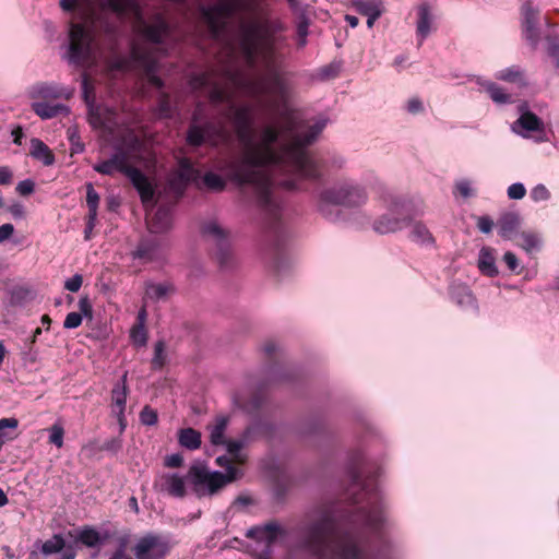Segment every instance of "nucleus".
I'll list each match as a JSON object with an SVG mask.
<instances>
[{
    "label": "nucleus",
    "mask_w": 559,
    "mask_h": 559,
    "mask_svg": "<svg viewBox=\"0 0 559 559\" xmlns=\"http://www.w3.org/2000/svg\"><path fill=\"white\" fill-rule=\"evenodd\" d=\"M226 119L233 123L242 150L241 159L227 167L228 176L235 182L252 185L266 200L272 185L271 167L283 166L299 179H311L319 175L317 165L304 146L316 139L324 122L306 127L289 115L267 124L255 136L251 132L250 107L231 104Z\"/></svg>",
    "instance_id": "nucleus-1"
},
{
    "label": "nucleus",
    "mask_w": 559,
    "mask_h": 559,
    "mask_svg": "<svg viewBox=\"0 0 559 559\" xmlns=\"http://www.w3.org/2000/svg\"><path fill=\"white\" fill-rule=\"evenodd\" d=\"M259 0H216L201 8L204 22L213 36L219 37L227 21L239 12H248L252 17L243 22L239 32V50L250 68L265 71L263 78H252L243 73H228L230 83L252 97H266V106L274 107L283 99L287 86L277 73L276 33L283 29L278 21L262 16L258 9Z\"/></svg>",
    "instance_id": "nucleus-2"
},
{
    "label": "nucleus",
    "mask_w": 559,
    "mask_h": 559,
    "mask_svg": "<svg viewBox=\"0 0 559 559\" xmlns=\"http://www.w3.org/2000/svg\"><path fill=\"white\" fill-rule=\"evenodd\" d=\"M59 5L70 17L64 59L71 64L92 67L107 63L97 34L114 29L112 17L131 19L135 31L153 44L160 43L168 34L160 16L151 24L144 21L138 0H60Z\"/></svg>",
    "instance_id": "nucleus-3"
},
{
    "label": "nucleus",
    "mask_w": 559,
    "mask_h": 559,
    "mask_svg": "<svg viewBox=\"0 0 559 559\" xmlns=\"http://www.w3.org/2000/svg\"><path fill=\"white\" fill-rule=\"evenodd\" d=\"M227 425L228 418L218 416L209 426L211 443L224 447L227 452L226 455H219L216 459L217 465L226 468V474L210 472L202 465H193L189 469L188 477L198 496L213 495L238 478L239 469L233 467L231 463H243L246 461L247 456L242 451L245 442L242 440H227L225 438Z\"/></svg>",
    "instance_id": "nucleus-4"
},
{
    "label": "nucleus",
    "mask_w": 559,
    "mask_h": 559,
    "mask_svg": "<svg viewBox=\"0 0 559 559\" xmlns=\"http://www.w3.org/2000/svg\"><path fill=\"white\" fill-rule=\"evenodd\" d=\"M310 546L319 556L328 559H359V549L348 536L341 535L332 524L314 530Z\"/></svg>",
    "instance_id": "nucleus-5"
},
{
    "label": "nucleus",
    "mask_w": 559,
    "mask_h": 559,
    "mask_svg": "<svg viewBox=\"0 0 559 559\" xmlns=\"http://www.w3.org/2000/svg\"><path fill=\"white\" fill-rule=\"evenodd\" d=\"M94 169L103 175L126 174L140 193L143 204L147 206L152 202L154 188L151 181L140 170L129 166L124 154L117 153L111 158L94 165Z\"/></svg>",
    "instance_id": "nucleus-6"
},
{
    "label": "nucleus",
    "mask_w": 559,
    "mask_h": 559,
    "mask_svg": "<svg viewBox=\"0 0 559 559\" xmlns=\"http://www.w3.org/2000/svg\"><path fill=\"white\" fill-rule=\"evenodd\" d=\"M365 191L352 182H341L320 192L318 206L324 212L329 205L357 206L366 201Z\"/></svg>",
    "instance_id": "nucleus-7"
},
{
    "label": "nucleus",
    "mask_w": 559,
    "mask_h": 559,
    "mask_svg": "<svg viewBox=\"0 0 559 559\" xmlns=\"http://www.w3.org/2000/svg\"><path fill=\"white\" fill-rule=\"evenodd\" d=\"M132 551L136 559H165L170 551V544L165 537L148 533L135 540Z\"/></svg>",
    "instance_id": "nucleus-8"
},
{
    "label": "nucleus",
    "mask_w": 559,
    "mask_h": 559,
    "mask_svg": "<svg viewBox=\"0 0 559 559\" xmlns=\"http://www.w3.org/2000/svg\"><path fill=\"white\" fill-rule=\"evenodd\" d=\"M82 90L84 99L88 105V119L94 128L110 130L114 123V111L106 107L95 106L91 100L93 87L86 74L82 78Z\"/></svg>",
    "instance_id": "nucleus-9"
},
{
    "label": "nucleus",
    "mask_w": 559,
    "mask_h": 559,
    "mask_svg": "<svg viewBox=\"0 0 559 559\" xmlns=\"http://www.w3.org/2000/svg\"><path fill=\"white\" fill-rule=\"evenodd\" d=\"M229 136V129L225 124L219 123L218 126H207L205 129L192 126L187 140L190 145L194 146L201 145L202 143L217 145L227 141Z\"/></svg>",
    "instance_id": "nucleus-10"
},
{
    "label": "nucleus",
    "mask_w": 559,
    "mask_h": 559,
    "mask_svg": "<svg viewBox=\"0 0 559 559\" xmlns=\"http://www.w3.org/2000/svg\"><path fill=\"white\" fill-rule=\"evenodd\" d=\"M513 131L525 138H534L536 141L545 139L544 123L531 112L521 115L513 124Z\"/></svg>",
    "instance_id": "nucleus-11"
},
{
    "label": "nucleus",
    "mask_w": 559,
    "mask_h": 559,
    "mask_svg": "<svg viewBox=\"0 0 559 559\" xmlns=\"http://www.w3.org/2000/svg\"><path fill=\"white\" fill-rule=\"evenodd\" d=\"M187 477L178 473H165L156 480V486L160 491L169 496L181 498L186 495Z\"/></svg>",
    "instance_id": "nucleus-12"
},
{
    "label": "nucleus",
    "mask_w": 559,
    "mask_h": 559,
    "mask_svg": "<svg viewBox=\"0 0 559 559\" xmlns=\"http://www.w3.org/2000/svg\"><path fill=\"white\" fill-rule=\"evenodd\" d=\"M73 90L56 84H41L31 91L33 99H57L71 97Z\"/></svg>",
    "instance_id": "nucleus-13"
},
{
    "label": "nucleus",
    "mask_w": 559,
    "mask_h": 559,
    "mask_svg": "<svg viewBox=\"0 0 559 559\" xmlns=\"http://www.w3.org/2000/svg\"><path fill=\"white\" fill-rule=\"evenodd\" d=\"M433 31V15L426 4H421L417 9V22H416V35L418 38V45H421L424 40Z\"/></svg>",
    "instance_id": "nucleus-14"
},
{
    "label": "nucleus",
    "mask_w": 559,
    "mask_h": 559,
    "mask_svg": "<svg viewBox=\"0 0 559 559\" xmlns=\"http://www.w3.org/2000/svg\"><path fill=\"white\" fill-rule=\"evenodd\" d=\"M522 26L525 37L534 43L537 38L536 24L538 10L531 2H525L521 9Z\"/></svg>",
    "instance_id": "nucleus-15"
},
{
    "label": "nucleus",
    "mask_w": 559,
    "mask_h": 559,
    "mask_svg": "<svg viewBox=\"0 0 559 559\" xmlns=\"http://www.w3.org/2000/svg\"><path fill=\"white\" fill-rule=\"evenodd\" d=\"M80 312H70L67 314L63 328L64 329H76L82 324L83 317L85 318H92L93 316V308L92 304L87 296H82L79 299L78 302Z\"/></svg>",
    "instance_id": "nucleus-16"
},
{
    "label": "nucleus",
    "mask_w": 559,
    "mask_h": 559,
    "mask_svg": "<svg viewBox=\"0 0 559 559\" xmlns=\"http://www.w3.org/2000/svg\"><path fill=\"white\" fill-rule=\"evenodd\" d=\"M32 109L41 119H51L58 116H67L69 108L63 104H49L45 100L34 99L32 103Z\"/></svg>",
    "instance_id": "nucleus-17"
},
{
    "label": "nucleus",
    "mask_w": 559,
    "mask_h": 559,
    "mask_svg": "<svg viewBox=\"0 0 559 559\" xmlns=\"http://www.w3.org/2000/svg\"><path fill=\"white\" fill-rule=\"evenodd\" d=\"M521 217L516 213H506L498 222L499 235L504 239H513L518 235Z\"/></svg>",
    "instance_id": "nucleus-18"
},
{
    "label": "nucleus",
    "mask_w": 559,
    "mask_h": 559,
    "mask_svg": "<svg viewBox=\"0 0 559 559\" xmlns=\"http://www.w3.org/2000/svg\"><path fill=\"white\" fill-rule=\"evenodd\" d=\"M29 155L41 162L45 166H51L55 163L52 151L37 138L31 140Z\"/></svg>",
    "instance_id": "nucleus-19"
},
{
    "label": "nucleus",
    "mask_w": 559,
    "mask_h": 559,
    "mask_svg": "<svg viewBox=\"0 0 559 559\" xmlns=\"http://www.w3.org/2000/svg\"><path fill=\"white\" fill-rule=\"evenodd\" d=\"M278 533V526L275 524H267L264 526H257L248 530L247 536L258 539L263 543L265 547H269L271 543L276 538Z\"/></svg>",
    "instance_id": "nucleus-20"
},
{
    "label": "nucleus",
    "mask_w": 559,
    "mask_h": 559,
    "mask_svg": "<svg viewBox=\"0 0 559 559\" xmlns=\"http://www.w3.org/2000/svg\"><path fill=\"white\" fill-rule=\"evenodd\" d=\"M127 374L122 377V383L116 385L111 392V414L121 415V412L126 411L127 404Z\"/></svg>",
    "instance_id": "nucleus-21"
},
{
    "label": "nucleus",
    "mask_w": 559,
    "mask_h": 559,
    "mask_svg": "<svg viewBox=\"0 0 559 559\" xmlns=\"http://www.w3.org/2000/svg\"><path fill=\"white\" fill-rule=\"evenodd\" d=\"M171 224L170 212L167 209H158L153 216L147 215V225L153 233L167 229Z\"/></svg>",
    "instance_id": "nucleus-22"
},
{
    "label": "nucleus",
    "mask_w": 559,
    "mask_h": 559,
    "mask_svg": "<svg viewBox=\"0 0 559 559\" xmlns=\"http://www.w3.org/2000/svg\"><path fill=\"white\" fill-rule=\"evenodd\" d=\"M452 299L464 309L475 308V300L467 286L455 284L451 288Z\"/></svg>",
    "instance_id": "nucleus-23"
},
{
    "label": "nucleus",
    "mask_w": 559,
    "mask_h": 559,
    "mask_svg": "<svg viewBox=\"0 0 559 559\" xmlns=\"http://www.w3.org/2000/svg\"><path fill=\"white\" fill-rule=\"evenodd\" d=\"M478 269L480 272L488 276H496L498 269L496 266V260L490 248H483L478 255Z\"/></svg>",
    "instance_id": "nucleus-24"
},
{
    "label": "nucleus",
    "mask_w": 559,
    "mask_h": 559,
    "mask_svg": "<svg viewBox=\"0 0 559 559\" xmlns=\"http://www.w3.org/2000/svg\"><path fill=\"white\" fill-rule=\"evenodd\" d=\"M129 550H132L131 536L128 533L116 537V547L108 559H134ZM136 559V558H135Z\"/></svg>",
    "instance_id": "nucleus-25"
},
{
    "label": "nucleus",
    "mask_w": 559,
    "mask_h": 559,
    "mask_svg": "<svg viewBox=\"0 0 559 559\" xmlns=\"http://www.w3.org/2000/svg\"><path fill=\"white\" fill-rule=\"evenodd\" d=\"M178 441L186 449L197 450L201 445V435L192 428L181 429L178 432Z\"/></svg>",
    "instance_id": "nucleus-26"
},
{
    "label": "nucleus",
    "mask_w": 559,
    "mask_h": 559,
    "mask_svg": "<svg viewBox=\"0 0 559 559\" xmlns=\"http://www.w3.org/2000/svg\"><path fill=\"white\" fill-rule=\"evenodd\" d=\"M409 237L413 241L419 245H431L433 242L429 229L424 224L414 222L409 224Z\"/></svg>",
    "instance_id": "nucleus-27"
},
{
    "label": "nucleus",
    "mask_w": 559,
    "mask_h": 559,
    "mask_svg": "<svg viewBox=\"0 0 559 559\" xmlns=\"http://www.w3.org/2000/svg\"><path fill=\"white\" fill-rule=\"evenodd\" d=\"M174 292L168 283H150L146 285L145 295L152 300H163Z\"/></svg>",
    "instance_id": "nucleus-28"
},
{
    "label": "nucleus",
    "mask_w": 559,
    "mask_h": 559,
    "mask_svg": "<svg viewBox=\"0 0 559 559\" xmlns=\"http://www.w3.org/2000/svg\"><path fill=\"white\" fill-rule=\"evenodd\" d=\"M404 226V221L389 215H383L374 223V230L379 234H389L400 230Z\"/></svg>",
    "instance_id": "nucleus-29"
},
{
    "label": "nucleus",
    "mask_w": 559,
    "mask_h": 559,
    "mask_svg": "<svg viewBox=\"0 0 559 559\" xmlns=\"http://www.w3.org/2000/svg\"><path fill=\"white\" fill-rule=\"evenodd\" d=\"M353 7L362 15H370L374 12H383L381 0H352Z\"/></svg>",
    "instance_id": "nucleus-30"
},
{
    "label": "nucleus",
    "mask_w": 559,
    "mask_h": 559,
    "mask_svg": "<svg viewBox=\"0 0 559 559\" xmlns=\"http://www.w3.org/2000/svg\"><path fill=\"white\" fill-rule=\"evenodd\" d=\"M496 78L498 80L518 85H524L526 83L524 73L521 72L516 67H511L499 71L496 74Z\"/></svg>",
    "instance_id": "nucleus-31"
},
{
    "label": "nucleus",
    "mask_w": 559,
    "mask_h": 559,
    "mask_svg": "<svg viewBox=\"0 0 559 559\" xmlns=\"http://www.w3.org/2000/svg\"><path fill=\"white\" fill-rule=\"evenodd\" d=\"M484 90L489 94L490 98L497 104H507L511 100V96L502 91L492 82L485 81L480 83Z\"/></svg>",
    "instance_id": "nucleus-32"
},
{
    "label": "nucleus",
    "mask_w": 559,
    "mask_h": 559,
    "mask_svg": "<svg viewBox=\"0 0 559 559\" xmlns=\"http://www.w3.org/2000/svg\"><path fill=\"white\" fill-rule=\"evenodd\" d=\"M78 539L87 547H95L103 543L100 534L91 527L83 528L79 533Z\"/></svg>",
    "instance_id": "nucleus-33"
},
{
    "label": "nucleus",
    "mask_w": 559,
    "mask_h": 559,
    "mask_svg": "<svg viewBox=\"0 0 559 559\" xmlns=\"http://www.w3.org/2000/svg\"><path fill=\"white\" fill-rule=\"evenodd\" d=\"M198 175V171L192 167L191 163L187 158H182L179 162L178 176L181 181L188 182L194 180Z\"/></svg>",
    "instance_id": "nucleus-34"
},
{
    "label": "nucleus",
    "mask_w": 559,
    "mask_h": 559,
    "mask_svg": "<svg viewBox=\"0 0 559 559\" xmlns=\"http://www.w3.org/2000/svg\"><path fill=\"white\" fill-rule=\"evenodd\" d=\"M522 239H523V243L521 245V247L527 253H533L540 248L542 241H540V238L536 234L523 233Z\"/></svg>",
    "instance_id": "nucleus-35"
},
{
    "label": "nucleus",
    "mask_w": 559,
    "mask_h": 559,
    "mask_svg": "<svg viewBox=\"0 0 559 559\" xmlns=\"http://www.w3.org/2000/svg\"><path fill=\"white\" fill-rule=\"evenodd\" d=\"M64 547V540L60 535H53L52 538L46 540L41 547V551L45 555H51L59 552Z\"/></svg>",
    "instance_id": "nucleus-36"
},
{
    "label": "nucleus",
    "mask_w": 559,
    "mask_h": 559,
    "mask_svg": "<svg viewBox=\"0 0 559 559\" xmlns=\"http://www.w3.org/2000/svg\"><path fill=\"white\" fill-rule=\"evenodd\" d=\"M204 236L221 241L226 237L225 230L216 222H210L203 227Z\"/></svg>",
    "instance_id": "nucleus-37"
},
{
    "label": "nucleus",
    "mask_w": 559,
    "mask_h": 559,
    "mask_svg": "<svg viewBox=\"0 0 559 559\" xmlns=\"http://www.w3.org/2000/svg\"><path fill=\"white\" fill-rule=\"evenodd\" d=\"M64 429L56 423L49 428V443L56 445L58 449L63 447Z\"/></svg>",
    "instance_id": "nucleus-38"
},
{
    "label": "nucleus",
    "mask_w": 559,
    "mask_h": 559,
    "mask_svg": "<svg viewBox=\"0 0 559 559\" xmlns=\"http://www.w3.org/2000/svg\"><path fill=\"white\" fill-rule=\"evenodd\" d=\"M203 181L209 189L214 191H221L225 188V180L214 173L205 174Z\"/></svg>",
    "instance_id": "nucleus-39"
},
{
    "label": "nucleus",
    "mask_w": 559,
    "mask_h": 559,
    "mask_svg": "<svg viewBox=\"0 0 559 559\" xmlns=\"http://www.w3.org/2000/svg\"><path fill=\"white\" fill-rule=\"evenodd\" d=\"M454 189L455 193L464 199L471 198L475 193L472 181L468 179H460L455 181Z\"/></svg>",
    "instance_id": "nucleus-40"
},
{
    "label": "nucleus",
    "mask_w": 559,
    "mask_h": 559,
    "mask_svg": "<svg viewBox=\"0 0 559 559\" xmlns=\"http://www.w3.org/2000/svg\"><path fill=\"white\" fill-rule=\"evenodd\" d=\"M99 202V195L93 188L92 183H87L86 186V203L88 206V213L97 214Z\"/></svg>",
    "instance_id": "nucleus-41"
},
{
    "label": "nucleus",
    "mask_w": 559,
    "mask_h": 559,
    "mask_svg": "<svg viewBox=\"0 0 559 559\" xmlns=\"http://www.w3.org/2000/svg\"><path fill=\"white\" fill-rule=\"evenodd\" d=\"M530 195L534 202H543L548 201L551 194L545 185L538 183L531 189Z\"/></svg>",
    "instance_id": "nucleus-42"
},
{
    "label": "nucleus",
    "mask_w": 559,
    "mask_h": 559,
    "mask_svg": "<svg viewBox=\"0 0 559 559\" xmlns=\"http://www.w3.org/2000/svg\"><path fill=\"white\" fill-rule=\"evenodd\" d=\"M130 337L134 345H145L147 341V333L145 326L134 325L130 331Z\"/></svg>",
    "instance_id": "nucleus-43"
},
{
    "label": "nucleus",
    "mask_w": 559,
    "mask_h": 559,
    "mask_svg": "<svg viewBox=\"0 0 559 559\" xmlns=\"http://www.w3.org/2000/svg\"><path fill=\"white\" fill-rule=\"evenodd\" d=\"M166 361V352L164 342L159 341L154 346V356L152 359V364L156 368H160L164 366Z\"/></svg>",
    "instance_id": "nucleus-44"
},
{
    "label": "nucleus",
    "mask_w": 559,
    "mask_h": 559,
    "mask_svg": "<svg viewBox=\"0 0 559 559\" xmlns=\"http://www.w3.org/2000/svg\"><path fill=\"white\" fill-rule=\"evenodd\" d=\"M157 418V413L148 406H145L140 413V420L145 426L156 425Z\"/></svg>",
    "instance_id": "nucleus-45"
},
{
    "label": "nucleus",
    "mask_w": 559,
    "mask_h": 559,
    "mask_svg": "<svg viewBox=\"0 0 559 559\" xmlns=\"http://www.w3.org/2000/svg\"><path fill=\"white\" fill-rule=\"evenodd\" d=\"M507 194L511 200H522L526 194V189L523 183L515 182L508 187Z\"/></svg>",
    "instance_id": "nucleus-46"
},
{
    "label": "nucleus",
    "mask_w": 559,
    "mask_h": 559,
    "mask_svg": "<svg viewBox=\"0 0 559 559\" xmlns=\"http://www.w3.org/2000/svg\"><path fill=\"white\" fill-rule=\"evenodd\" d=\"M15 190L20 195H29L35 191V182L32 179L22 180L16 185Z\"/></svg>",
    "instance_id": "nucleus-47"
},
{
    "label": "nucleus",
    "mask_w": 559,
    "mask_h": 559,
    "mask_svg": "<svg viewBox=\"0 0 559 559\" xmlns=\"http://www.w3.org/2000/svg\"><path fill=\"white\" fill-rule=\"evenodd\" d=\"M82 284H83L82 275L75 274L64 282V288L71 293H76L82 287Z\"/></svg>",
    "instance_id": "nucleus-48"
},
{
    "label": "nucleus",
    "mask_w": 559,
    "mask_h": 559,
    "mask_svg": "<svg viewBox=\"0 0 559 559\" xmlns=\"http://www.w3.org/2000/svg\"><path fill=\"white\" fill-rule=\"evenodd\" d=\"M8 211L15 219H22L25 217V207L20 202H15L9 205Z\"/></svg>",
    "instance_id": "nucleus-49"
},
{
    "label": "nucleus",
    "mask_w": 559,
    "mask_h": 559,
    "mask_svg": "<svg viewBox=\"0 0 559 559\" xmlns=\"http://www.w3.org/2000/svg\"><path fill=\"white\" fill-rule=\"evenodd\" d=\"M182 462H183V459L178 453H174V454L167 455L164 459V465L166 467H169V468L179 467V466H181Z\"/></svg>",
    "instance_id": "nucleus-50"
},
{
    "label": "nucleus",
    "mask_w": 559,
    "mask_h": 559,
    "mask_svg": "<svg viewBox=\"0 0 559 559\" xmlns=\"http://www.w3.org/2000/svg\"><path fill=\"white\" fill-rule=\"evenodd\" d=\"M143 63L146 67V75L148 82L157 87L160 86V80L154 73V64L143 59Z\"/></svg>",
    "instance_id": "nucleus-51"
},
{
    "label": "nucleus",
    "mask_w": 559,
    "mask_h": 559,
    "mask_svg": "<svg viewBox=\"0 0 559 559\" xmlns=\"http://www.w3.org/2000/svg\"><path fill=\"white\" fill-rule=\"evenodd\" d=\"M13 180V173L8 166H0V185H10Z\"/></svg>",
    "instance_id": "nucleus-52"
},
{
    "label": "nucleus",
    "mask_w": 559,
    "mask_h": 559,
    "mask_svg": "<svg viewBox=\"0 0 559 559\" xmlns=\"http://www.w3.org/2000/svg\"><path fill=\"white\" fill-rule=\"evenodd\" d=\"M492 226H493V222L489 217H487V216L478 217L477 227L479 228V230L481 233H484V234L490 233L492 229Z\"/></svg>",
    "instance_id": "nucleus-53"
},
{
    "label": "nucleus",
    "mask_w": 559,
    "mask_h": 559,
    "mask_svg": "<svg viewBox=\"0 0 559 559\" xmlns=\"http://www.w3.org/2000/svg\"><path fill=\"white\" fill-rule=\"evenodd\" d=\"M14 234V226L12 224H3L0 226V243L8 240Z\"/></svg>",
    "instance_id": "nucleus-54"
},
{
    "label": "nucleus",
    "mask_w": 559,
    "mask_h": 559,
    "mask_svg": "<svg viewBox=\"0 0 559 559\" xmlns=\"http://www.w3.org/2000/svg\"><path fill=\"white\" fill-rule=\"evenodd\" d=\"M97 214L88 213L87 217V224L84 230V238L85 240L91 239L93 228L95 227Z\"/></svg>",
    "instance_id": "nucleus-55"
},
{
    "label": "nucleus",
    "mask_w": 559,
    "mask_h": 559,
    "mask_svg": "<svg viewBox=\"0 0 559 559\" xmlns=\"http://www.w3.org/2000/svg\"><path fill=\"white\" fill-rule=\"evenodd\" d=\"M503 261L506 262V264L508 265V267L511 271H515L519 266L518 259H516L515 254L511 251H508L504 253Z\"/></svg>",
    "instance_id": "nucleus-56"
},
{
    "label": "nucleus",
    "mask_w": 559,
    "mask_h": 559,
    "mask_svg": "<svg viewBox=\"0 0 559 559\" xmlns=\"http://www.w3.org/2000/svg\"><path fill=\"white\" fill-rule=\"evenodd\" d=\"M308 34V22L301 21L298 25V36H299V44L300 46L306 45V37Z\"/></svg>",
    "instance_id": "nucleus-57"
},
{
    "label": "nucleus",
    "mask_w": 559,
    "mask_h": 559,
    "mask_svg": "<svg viewBox=\"0 0 559 559\" xmlns=\"http://www.w3.org/2000/svg\"><path fill=\"white\" fill-rule=\"evenodd\" d=\"M407 110L411 114H417L423 110V103L418 98H412L407 102Z\"/></svg>",
    "instance_id": "nucleus-58"
},
{
    "label": "nucleus",
    "mask_w": 559,
    "mask_h": 559,
    "mask_svg": "<svg viewBox=\"0 0 559 559\" xmlns=\"http://www.w3.org/2000/svg\"><path fill=\"white\" fill-rule=\"evenodd\" d=\"M19 426V420L14 417L0 419V430L4 428L15 429Z\"/></svg>",
    "instance_id": "nucleus-59"
},
{
    "label": "nucleus",
    "mask_w": 559,
    "mask_h": 559,
    "mask_svg": "<svg viewBox=\"0 0 559 559\" xmlns=\"http://www.w3.org/2000/svg\"><path fill=\"white\" fill-rule=\"evenodd\" d=\"M228 93L223 88H214L211 93V98L214 102H219L224 99H228Z\"/></svg>",
    "instance_id": "nucleus-60"
},
{
    "label": "nucleus",
    "mask_w": 559,
    "mask_h": 559,
    "mask_svg": "<svg viewBox=\"0 0 559 559\" xmlns=\"http://www.w3.org/2000/svg\"><path fill=\"white\" fill-rule=\"evenodd\" d=\"M11 135L13 138V142L17 145L22 144V139L24 136L23 130L21 127H16L12 130Z\"/></svg>",
    "instance_id": "nucleus-61"
},
{
    "label": "nucleus",
    "mask_w": 559,
    "mask_h": 559,
    "mask_svg": "<svg viewBox=\"0 0 559 559\" xmlns=\"http://www.w3.org/2000/svg\"><path fill=\"white\" fill-rule=\"evenodd\" d=\"M382 12H374L373 14L367 15V26L373 27L374 22L381 16Z\"/></svg>",
    "instance_id": "nucleus-62"
},
{
    "label": "nucleus",
    "mask_w": 559,
    "mask_h": 559,
    "mask_svg": "<svg viewBox=\"0 0 559 559\" xmlns=\"http://www.w3.org/2000/svg\"><path fill=\"white\" fill-rule=\"evenodd\" d=\"M117 420H118V424L120 426V431L122 432L126 427H127V420H126V416H124V412H121V415H114Z\"/></svg>",
    "instance_id": "nucleus-63"
},
{
    "label": "nucleus",
    "mask_w": 559,
    "mask_h": 559,
    "mask_svg": "<svg viewBox=\"0 0 559 559\" xmlns=\"http://www.w3.org/2000/svg\"><path fill=\"white\" fill-rule=\"evenodd\" d=\"M76 556L75 550L71 547L67 548L62 554V559H74Z\"/></svg>",
    "instance_id": "nucleus-64"
}]
</instances>
